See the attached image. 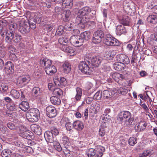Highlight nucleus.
<instances>
[{"label":"nucleus","mask_w":157,"mask_h":157,"mask_svg":"<svg viewBox=\"0 0 157 157\" xmlns=\"http://www.w3.org/2000/svg\"><path fill=\"white\" fill-rule=\"evenodd\" d=\"M44 69L46 73L50 75H53L57 71L56 67L52 64L48 67H45Z\"/></svg>","instance_id":"obj_19"},{"label":"nucleus","mask_w":157,"mask_h":157,"mask_svg":"<svg viewBox=\"0 0 157 157\" xmlns=\"http://www.w3.org/2000/svg\"><path fill=\"white\" fill-rule=\"evenodd\" d=\"M40 63L42 66L48 67L52 65V60L46 58H44L40 60Z\"/></svg>","instance_id":"obj_25"},{"label":"nucleus","mask_w":157,"mask_h":157,"mask_svg":"<svg viewBox=\"0 0 157 157\" xmlns=\"http://www.w3.org/2000/svg\"><path fill=\"white\" fill-rule=\"evenodd\" d=\"M117 61L122 63L124 64H128L130 63V60L128 56L123 54L117 55L116 57Z\"/></svg>","instance_id":"obj_10"},{"label":"nucleus","mask_w":157,"mask_h":157,"mask_svg":"<svg viewBox=\"0 0 157 157\" xmlns=\"http://www.w3.org/2000/svg\"><path fill=\"white\" fill-rule=\"evenodd\" d=\"M36 22L35 21L32 20H29V24L30 27L32 29H34L36 28Z\"/></svg>","instance_id":"obj_55"},{"label":"nucleus","mask_w":157,"mask_h":157,"mask_svg":"<svg viewBox=\"0 0 157 157\" xmlns=\"http://www.w3.org/2000/svg\"><path fill=\"white\" fill-rule=\"evenodd\" d=\"M53 146L55 149L58 151H60L62 150V148L60 144L57 142L55 141L53 143Z\"/></svg>","instance_id":"obj_46"},{"label":"nucleus","mask_w":157,"mask_h":157,"mask_svg":"<svg viewBox=\"0 0 157 157\" xmlns=\"http://www.w3.org/2000/svg\"><path fill=\"white\" fill-rule=\"evenodd\" d=\"M147 21L150 23L155 24L157 23V17L156 15H152L148 16L147 18Z\"/></svg>","instance_id":"obj_33"},{"label":"nucleus","mask_w":157,"mask_h":157,"mask_svg":"<svg viewBox=\"0 0 157 157\" xmlns=\"http://www.w3.org/2000/svg\"><path fill=\"white\" fill-rule=\"evenodd\" d=\"M137 138L134 137H131L128 140V143L129 145L133 146L137 143Z\"/></svg>","instance_id":"obj_42"},{"label":"nucleus","mask_w":157,"mask_h":157,"mask_svg":"<svg viewBox=\"0 0 157 157\" xmlns=\"http://www.w3.org/2000/svg\"><path fill=\"white\" fill-rule=\"evenodd\" d=\"M8 107L10 110L12 111H14L16 110V105L13 104H10Z\"/></svg>","instance_id":"obj_63"},{"label":"nucleus","mask_w":157,"mask_h":157,"mask_svg":"<svg viewBox=\"0 0 157 157\" xmlns=\"http://www.w3.org/2000/svg\"><path fill=\"white\" fill-rule=\"evenodd\" d=\"M126 33V29L124 25H119L116 27V33L117 35L120 36L121 34H125Z\"/></svg>","instance_id":"obj_16"},{"label":"nucleus","mask_w":157,"mask_h":157,"mask_svg":"<svg viewBox=\"0 0 157 157\" xmlns=\"http://www.w3.org/2000/svg\"><path fill=\"white\" fill-rule=\"evenodd\" d=\"M19 107L24 111H27L29 108V103L26 101H23L19 105Z\"/></svg>","instance_id":"obj_28"},{"label":"nucleus","mask_w":157,"mask_h":157,"mask_svg":"<svg viewBox=\"0 0 157 157\" xmlns=\"http://www.w3.org/2000/svg\"><path fill=\"white\" fill-rule=\"evenodd\" d=\"M10 59L13 61H17V59L14 53H11L10 54Z\"/></svg>","instance_id":"obj_60"},{"label":"nucleus","mask_w":157,"mask_h":157,"mask_svg":"<svg viewBox=\"0 0 157 157\" xmlns=\"http://www.w3.org/2000/svg\"><path fill=\"white\" fill-rule=\"evenodd\" d=\"M130 3L128 2L127 1H124L123 3V8L124 10H125L130 7Z\"/></svg>","instance_id":"obj_57"},{"label":"nucleus","mask_w":157,"mask_h":157,"mask_svg":"<svg viewBox=\"0 0 157 157\" xmlns=\"http://www.w3.org/2000/svg\"><path fill=\"white\" fill-rule=\"evenodd\" d=\"M25 152L29 153H32L33 152L32 148L30 146H26L25 147Z\"/></svg>","instance_id":"obj_59"},{"label":"nucleus","mask_w":157,"mask_h":157,"mask_svg":"<svg viewBox=\"0 0 157 157\" xmlns=\"http://www.w3.org/2000/svg\"><path fill=\"white\" fill-rule=\"evenodd\" d=\"M30 79L29 76H24L20 78L19 83L23 84L22 85H25L30 81Z\"/></svg>","instance_id":"obj_36"},{"label":"nucleus","mask_w":157,"mask_h":157,"mask_svg":"<svg viewBox=\"0 0 157 157\" xmlns=\"http://www.w3.org/2000/svg\"><path fill=\"white\" fill-rule=\"evenodd\" d=\"M28 120L31 122H36L38 121L40 116L39 110L36 108L30 109L26 114Z\"/></svg>","instance_id":"obj_5"},{"label":"nucleus","mask_w":157,"mask_h":157,"mask_svg":"<svg viewBox=\"0 0 157 157\" xmlns=\"http://www.w3.org/2000/svg\"><path fill=\"white\" fill-rule=\"evenodd\" d=\"M16 26L14 24H9V29L4 32L5 33V40L11 44L12 42L15 43L19 42L22 39L21 35L15 33Z\"/></svg>","instance_id":"obj_2"},{"label":"nucleus","mask_w":157,"mask_h":157,"mask_svg":"<svg viewBox=\"0 0 157 157\" xmlns=\"http://www.w3.org/2000/svg\"><path fill=\"white\" fill-rule=\"evenodd\" d=\"M46 114L50 118L55 117L57 113L55 108L52 105H49L46 108Z\"/></svg>","instance_id":"obj_12"},{"label":"nucleus","mask_w":157,"mask_h":157,"mask_svg":"<svg viewBox=\"0 0 157 157\" xmlns=\"http://www.w3.org/2000/svg\"><path fill=\"white\" fill-rule=\"evenodd\" d=\"M54 83L56 86H64L67 84V82L65 78L61 77L59 80H55L54 81Z\"/></svg>","instance_id":"obj_22"},{"label":"nucleus","mask_w":157,"mask_h":157,"mask_svg":"<svg viewBox=\"0 0 157 157\" xmlns=\"http://www.w3.org/2000/svg\"><path fill=\"white\" fill-rule=\"evenodd\" d=\"M7 126L10 129L12 130H16L18 127H19L20 126H18L16 124H14L12 122H9L7 124Z\"/></svg>","instance_id":"obj_39"},{"label":"nucleus","mask_w":157,"mask_h":157,"mask_svg":"<svg viewBox=\"0 0 157 157\" xmlns=\"http://www.w3.org/2000/svg\"><path fill=\"white\" fill-rule=\"evenodd\" d=\"M10 93L12 96L16 99H18L19 97V93L15 90H12L10 92Z\"/></svg>","instance_id":"obj_41"},{"label":"nucleus","mask_w":157,"mask_h":157,"mask_svg":"<svg viewBox=\"0 0 157 157\" xmlns=\"http://www.w3.org/2000/svg\"><path fill=\"white\" fill-rule=\"evenodd\" d=\"M104 36V33L103 31L98 30L95 32L93 35L92 42L94 44H98L101 42L102 39Z\"/></svg>","instance_id":"obj_7"},{"label":"nucleus","mask_w":157,"mask_h":157,"mask_svg":"<svg viewBox=\"0 0 157 157\" xmlns=\"http://www.w3.org/2000/svg\"><path fill=\"white\" fill-rule=\"evenodd\" d=\"M53 93L54 95L59 96H60L62 94V90L59 88L55 89L53 91Z\"/></svg>","instance_id":"obj_48"},{"label":"nucleus","mask_w":157,"mask_h":157,"mask_svg":"<svg viewBox=\"0 0 157 157\" xmlns=\"http://www.w3.org/2000/svg\"><path fill=\"white\" fill-rule=\"evenodd\" d=\"M91 11V9L88 6H85L79 10L78 14L80 16L83 17L87 15Z\"/></svg>","instance_id":"obj_18"},{"label":"nucleus","mask_w":157,"mask_h":157,"mask_svg":"<svg viewBox=\"0 0 157 157\" xmlns=\"http://www.w3.org/2000/svg\"><path fill=\"white\" fill-rule=\"evenodd\" d=\"M96 152V151L95 149L90 148L87 152V155L89 157H94Z\"/></svg>","instance_id":"obj_43"},{"label":"nucleus","mask_w":157,"mask_h":157,"mask_svg":"<svg viewBox=\"0 0 157 157\" xmlns=\"http://www.w3.org/2000/svg\"><path fill=\"white\" fill-rule=\"evenodd\" d=\"M32 94L33 97L36 100H39L42 97V90L39 87H33L32 90Z\"/></svg>","instance_id":"obj_8"},{"label":"nucleus","mask_w":157,"mask_h":157,"mask_svg":"<svg viewBox=\"0 0 157 157\" xmlns=\"http://www.w3.org/2000/svg\"><path fill=\"white\" fill-rule=\"evenodd\" d=\"M82 95V89L80 88L77 87L76 88V94L74 97L72 98L73 101L75 102L79 101L81 99Z\"/></svg>","instance_id":"obj_21"},{"label":"nucleus","mask_w":157,"mask_h":157,"mask_svg":"<svg viewBox=\"0 0 157 157\" xmlns=\"http://www.w3.org/2000/svg\"><path fill=\"white\" fill-rule=\"evenodd\" d=\"M105 134V131L104 128H100L99 131V134L101 136H103Z\"/></svg>","instance_id":"obj_64"},{"label":"nucleus","mask_w":157,"mask_h":157,"mask_svg":"<svg viewBox=\"0 0 157 157\" xmlns=\"http://www.w3.org/2000/svg\"><path fill=\"white\" fill-rule=\"evenodd\" d=\"M62 5L66 8L71 9L73 5V0H63Z\"/></svg>","instance_id":"obj_29"},{"label":"nucleus","mask_w":157,"mask_h":157,"mask_svg":"<svg viewBox=\"0 0 157 157\" xmlns=\"http://www.w3.org/2000/svg\"><path fill=\"white\" fill-rule=\"evenodd\" d=\"M147 126L146 123L144 121H141L137 123L134 126L135 130L138 132L144 131Z\"/></svg>","instance_id":"obj_15"},{"label":"nucleus","mask_w":157,"mask_h":157,"mask_svg":"<svg viewBox=\"0 0 157 157\" xmlns=\"http://www.w3.org/2000/svg\"><path fill=\"white\" fill-rule=\"evenodd\" d=\"M20 131V136L23 138L27 140H30L31 136L29 134L30 132L27 130V128L21 125L19 127Z\"/></svg>","instance_id":"obj_13"},{"label":"nucleus","mask_w":157,"mask_h":157,"mask_svg":"<svg viewBox=\"0 0 157 157\" xmlns=\"http://www.w3.org/2000/svg\"><path fill=\"white\" fill-rule=\"evenodd\" d=\"M14 25L17 27L18 31L23 35H26L29 31V27L24 22L20 23L17 26Z\"/></svg>","instance_id":"obj_9"},{"label":"nucleus","mask_w":157,"mask_h":157,"mask_svg":"<svg viewBox=\"0 0 157 157\" xmlns=\"http://www.w3.org/2000/svg\"><path fill=\"white\" fill-rule=\"evenodd\" d=\"M96 152L99 153H103L105 151V148L101 146H98L95 149Z\"/></svg>","instance_id":"obj_52"},{"label":"nucleus","mask_w":157,"mask_h":157,"mask_svg":"<svg viewBox=\"0 0 157 157\" xmlns=\"http://www.w3.org/2000/svg\"><path fill=\"white\" fill-rule=\"evenodd\" d=\"M117 93L116 89L111 90L110 89L104 90L102 92V95L104 98H111L115 96Z\"/></svg>","instance_id":"obj_11"},{"label":"nucleus","mask_w":157,"mask_h":157,"mask_svg":"<svg viewBox=\"0 0 157 157\" xmlns=\"http://www.w3.org/2000/svg\"><path fill=\"white\" fill-rule=\"evenodd\" d=\"M69 39L66 36H64L60 38L58 40L59 42L63 46H66L69 43Z\"/></svg>","instance_id":"obj_37"},{"label":"nucleus","mask_w":157,"mask_h":157,"mask_svg":"<svg viewBox=\"0 0 157 157\" xmlns=\"http://www.w3.org/2000/svg\"><path fill=\"white\" fill-rule=\"evenodd\" d=\"M90 38V33L86 31L80 34V36L74 35L71 36L69 39L71 44L76 47H79L83 45L84 40L88 41Z\"/></svg>","instance_id":"obj_3"},{"label":"nucleus","mask_w":157,"mask_h":157,"mask_svg":"<svg viewBox=\"0 0 157 157\" xmlns=\"http://www.w3.org/2000/svg\"><path fill=\"white\" fill-rule=\"evenodd\" d=\"M74 25L72 23H67L65 25L64 28L66 30L70 31L74 28Z\"/></svg>","instance_id":"obj_49"},{"label":"nucleus","mask_w":157,"mask_h":157,"mask_svg":"<svg viewBox=\"0 0 157 157\" xmlns=\"http://www.w3.org/2000/svg\"><path fill=\"white\" fill-rule=\"evenodd\" d=\"M5 71L8 74H12L14 71V67L13 63L10 61L6 62L5 65Z\"/></svg>","instance_id":"obj_14"},{"label":"nucleus","mask_w":157,"mask_h":157,"mask_svg":"<svg viewBox=\"0 0 157 157\" xmlns=\"http://www.w3.org/2000/svg\"><path fill=\"white\" fill-rule=\"evenodd\" d=\"M73 128L78 131H81L84 127L83 123L79 121H74L73 124Z\"/></svg>","instance_id":"obj_17"},{"label":"nucleus","mask_w":157,"mask_h":157,"mask_svg":"<svg viewBox=\"0 0 157 157\" xmlns=\"http://www.w3.org/2000/svg\"><path fill=\"white\" fill-rule=\"evenodd\" d=\"M124 11L126 13L130 15H131L133 13H134V11L132 10V9L131 7L128 8L127 9L125 10Z\"/></svg>","instance_id":"obj_61"},{"label":"nucleus","mask_w":157,"mask_h":157,"mask_svg":"<svg viewBox=\"0 0 157 157\" xmlns=\"http://www.w3.org/2000/svg\"><path fill=\"white\" fill-rule=\"evenodd\" d=\"M62 143L65 146V148H67L70 144V142L68 137L63 136L62 138Z\"/></svg>","instance_id":"obj_40"},{"label":"nucleus","mask_w":157,"mask_h":157,"mask_svg":"<svg viewBox=\"0 0 157 157\" xmlns=\"http://www.w3.org/2000/svg\"><path fill=\"white\" fill-rule=\"evenodd\" d=\"M52 134L55 136L58 135L59 134V130L54 127L51 128V131H50Z\"/></svg>","instance_id":"obj_54"},{"label":"nucleus","mask_w":157,"mask_h":157,"mask_svg":"<svg viewBox=\"0 0 157 157\" xmlns=\"http://www.w3.org/2000/svg\"><path fill=\"white\" fill-rule=\"evenodd\" d=\"M62 50L64 52L70 54L71 56H73L76 53V52L71 46H63L62 48Z\"/></svg>","instance_id":"obj_24"},{"label":"nucleus","mask_w":157,"mask_h":157,"mask_svg":"<svg viewBox=\"0 0 157 157\" xmlns=\"http://www.w3.org/2000/svg\"><path fill=\"white\" fill-rule=\"evenodd\" d=\"M130 21V19L129 17L127 16H124L120 20V23L122 24V25L124 26V25H129Z\"/></svg>","instance_id":"obj_34"},{"label":"nucleus","mask_w":157,"mask_h":157,"mask_svg":"<svg viewBox=\"0 0 157 157\" xmlns=\"http://www.w3.org/2000/svg\"><path fill=\"white\" fill-rule=\"evenodd\" d=\"M8 86L6 84H1L0 85V91L2 93L6 92L8 90Z\"/></svg>","instance_id":"obj_47"},{"label":"nucleus","mask_w":157,"mask_h":157,"mask_svg":"<svg viewBox=\"0 0 157 157\" xmlns=\"http://www.w3.org/2000/svg\"><path fill=\"white\" fill-rule=\"evenodd\" d=\"M126 119L124 124L125 126L131 127L134 124V118L132 117V114L128 111H123L120 112L117 117V120L122 121L124 119Z\"/></svg>","instance_id":"obj_4"},{"label":"nucleus","mask_w":157,"mask_h":157,"mask_svg":"<svg viewBox=\"0 0 157 157\" xmlns=\"http://www.w3.org/2000/svg\"><path fill=\"white\" fill-rule=\"evenodd\" d=\"M113 67L114 69L117 71H122L124 69L125 65L120 62L115 63L113 64Z\"/></svg>","instance_id":"obj_27"},{"label":"nucleus","mask_w":157,"mask_h":157,"mask_svg":"<svg viewBox=\"0 0 157 157\" xmlns=\"http://www.w3.org/2000/svg\"><path fill=\"white\" fill-rule=\"evenodd\" d=\"M32 130L35 134L38 135H40L42 134V130L40 127L36 124H32L31 126Z\"/></svg>","instance_id":"obj_23"},{"label":"nucleus","mask_w":157,"mask_h":157,"mask_svg":"<svg viewBox=\"0 0 157 157\" xmlns=\"http://www.w3.org/2000/svg\"><path fill=\"white\" fill-rule=\"evenodd\" d=\"M43 18L41 15H39L38 16L35 17V18L33 19V21L34 20L37 24H39L41 21H44L43 20Z\"/></svg>","instance_id":"obj_50"},{"label":"nucleus","mask_w":157,"mask_h":157,"mask_svg":"<svg viewBox=\"0 0 157 157\" xmlns=\"http://www.w3.org/2000/svg\"><path fill=\"white\" fill-rule=\"evenodd\" d=\"M51 103L54 105H59L60 104L61 100L56 96H53L50 98Z\"/></svg>","instance_id":"obj_31"},{"label":"nucleus","mask_w":157,"mask_h":157,"mask_svg":"<svg viewBox=\"0 0 157 157\" xmlns=\"http://www.w3.org/2000/svg\"><path fill=\"white\" fill-rule=\"evenodd\" d=\"M152 152V150H146L144 151L143 152V154L145 157L149 155Z\"/></svg>","instance_id":"obj_62"},{"label":"nucleus","mask_w":157,"mask_h":157,"mask_svg":"<svg viewBox=\"0 0 157 157\" xmlns=\"http://www.w3.org/2000/svg\"><path fill=\"white\" fill-rule=\"evenodd\" d=\"M102 96V92L100 91H98L94 95V99L95 100H99L101 98Z\"/></svg>","instance_id":"obj_44"},{"label":"nucleus","mask_w":157,"mask_h":157,"mask_svg":"<svg viewBox=\"0 0 157 157\" xmlns=\"http://www.w3.org/2000/svg\"><path fill=\"white\" fill-rule=\"evenodd\" d=\"M71 15V12L69 10L66 11L65 13V18L64 21H68L70 20V16Z\"/></svg>","instance_id":"obj_53"},{"label":"nucleus","mask_w":157,"mask_h":157,"mask_svg":"<svg viewBox=\"0 0 157 157\" xmlns=\"http://www.w3.org/2000/svg\"><path fill=\"white\" fill-rule=\"evenodd\" d=\"M128 92L127 89L124 87H121L117 90V92L119 94L124 95L128 93Z\"/></svg>","instance_id":"obj_45"},{"label":"nucleus","mask_w":157,"mask_h":157,"mask_svg":"<svg viewBox=\"0 0 157 157\" xmlns=\"http://www.w3.org/2000/svg\"><path fill=\"white\" fill-rule=\"evenodd\" d=\"M112 77L115 81L117 82H119L120 80H122L124 78V76L118 73H114L112 75Z\"/></svg>","instance_id":"obj_26"},{"label":"nucleus","mask_w":157,"mask_h":157,"mask_svg":"<svg viewBox=\"0 0 157 157\" xmlns=\"http://www.w3.org/2000/svg\"><path fill=\"white\" fill-rule=\"evenodd\" d=\"M82 16H81L78 14V16L76 17L75 19V22L78 24H83L84 22H83L82 19L83 18L82 17Z\"/></svg>","instance_id":"obj_51"},{"label":"nucleus","mask_w":157,"mask_h":157,"mask_svg":"<svg viewBox=\"0 0 157 157\" xmlns=\"http://www.w3.org/2000/svg\"><path fill=\"white\" fill-rule=\"evenodd\" d=\"M13 157H22L23 155L21 152L18 150L13 154Z\"/></svg>","instance_id":"obj_58"},{"label":"nucleus","mask_w":157,"mask_h":157,"mask_svg":"<svg viewBox=\"0 0 157 157\" xmlns=\"http://www.w3.org/2000/svg\"><path fill=\"white\" fill-rule=\"evenodd\" d=\"M103 42L107 46H119L120 41L110 34L107 35L103 40Z\"/></svg>","instance_id":"obj_6"},{"label":"nucleus","mask_w":157,"mask_h":157,"mask_svg":"<svg viewBox=\"0 0 157 157\" xmlns=\"http://www.w3.org/2000/svg\"><path fill=\"white\" fill-rule=\"evenodd\" d=\"M63 71L64 73H68L71 70V66L69 63L66 62L63 65Z\"/></svg>","instance_id":"obj_32"},{"label":"nucleus","mask_w":157,"mask_h":157,"mask_svg":"<svg viewBox=\"0 0 157 157\" xmlns=\"http://www.w3.org/2000/svg\"><path fill=\"white\" fill-rule=\"evenodd\" d=\"M64 29H65L63 26L62 25L59 26L56 31L55 35L58 36H61L63 33Z\"/></svg>","instance_id":"obj_38"},{"label":"nucleus","mask_w":157,"mask_h":157,"mask_svg":"<svg viewBox=\"0 0 157 157\" xmlns=\"http://www.w3.org/2000/svg\"><path fill=\"white\" fill-rule=\"evenodd\" d=\"M114 52V51L106 52L104 56L105 59L107 60H113L115 56Z\"/></svg>","instance_id":"obj_30"},{"label":"nucleus","mask_w":157,"mask_h":157,"mask_svg":"<svg viewBox=\"0 0 157 157\" xmlns=\"http://www.w3.org/2000/svg\"><path fill=\"white\" fill-rule=\"evenodd\" d=\"M86 56L89 58V60L80 62L78 65V68L84 74L90 75L92 72L91 66L98 67L101 63L102 58L99 56H91L89 54H87Z\"/></svg>","instance_id":"obj_1"},{"label":"nucleus","mask_w":157,"mask_h":157,"mask_svg":"<svg viewBox=\"0 0 157 157\" xmlns=\"http://www.w3.org/2000/svg\"><path fill=\"white\" fill-rule=\"evenodd\" d=\"M12 154L11 151L9 149L3 150L1 153L2 157H10Z\"/></svg>","instance_id":"obj_35"},{"label":"nucleus","mask_w":157,"mask_h":157,"mask_svg":"<svg viewBox=\"0 0 157 157\" xmlns=\"http://www.w3.org/2000/svg\"><path fill=\"white\" fill-rule=\"evenodd\" d=\"M65 126L66 129L69 131H71L73 128V125L70 122H66L65 124Z\"/></svg>","instance_id":"obj_56"},{"label":"nucleus","mask_w":157,"mask_h":157,"mask_svg":"<svg viewBox=\"0 0 157 157\" xmlns=\"http://www.w3.org/2000/svg\"><path fill=\"white\" fill-rule=\"evenodd\" d=\"M44 137L46 141L49 143L53 142V135L49 131H46L44 134Z\"/></svg>","instance_id":"obj_20"}]
</instances>
